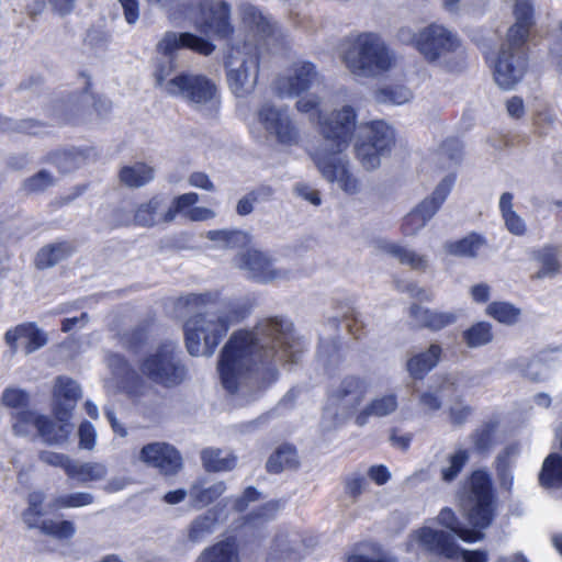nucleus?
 I'll return each mask as SVG.
<instances>
[{
	"instance_id": "f257e3e1",
	"label": "nucleus",
	"mask_w": 562,
	"mask_h": 562,
	"mask_svg": "<svg viewBox=\"0 0 562 562\" xmlns=\"http://www.w3.org/2000/svg\"><path fill=\"white\" fill-rule=\"evenodd\" d=\"M302 350L290 321L265 318L225 344L217 366L222 384L238 404L248 403L277 380L279 364L296 362Z\"/></svg>"
},
{
	"instance_id": "f03ea898",
	"label": "nucleus",
	"mask_w": 562,
	"mask_h": 562,
	"mask_svg": "<svg viewBox=\"0 0 562 562\" xmlns=\"http://www.w3.org/2000/svg\"><path fill=\"white\" fill-rule=\"evenodd\" d=\"M214 304L215 308L196 313L184 323V341L191 356L211 357L229 328L245 319L251 308L248 300L243 297L220 301L217 292L189 293L177 301L178 308L188 310Z\"/></svg>"
},
{
	"instance_id": "7ed1b4c3",
	"label": "nucleus",
	"mask_w": 562,
	"mask_h": 562,
	"mask_svg": "<svg viewBox=\"0 0 562 562\" xmlns=\"http://www.w3.org/2000/svg\"><path fill=\"white\" fill-rule=\"evenodd\" d=\"M357 114L352 106L344 105L330 120L319 122L322 143L311 153V158L322 177L335 183L346 194L361 191V183L350 169L344 154L350 145Z\"/></svg>"
},
{
	"instance_id": "20e7f679",
	"label": "nucleus",
	"mask_w": 562,
	"mask_h": 562,
	"mask_svg": "<svg viewBox=\"0 0 562 562\" xmlns=\"http://www.w3.org/2000/svg\"><path fill=\"white\" fill-rule=\"evenodd\" d=\"M357 114L352 106L344 105L330 120L319 122L322 143L311 153V158L322 177L335 183L346 194L361 191V183L350 169L344 154L350 145Z\"/></svg>"
},
{
	"instance_id": "39448f33",
	"label": "nucleus",
	"mask_w": 562,
	"mask_h": 562,
	"mask_svg": "<svg viewBox=\"0 0 562 562\" xmlns=\"http://www.w3.org/2000/svg\"><path fill=\"white\" fill-rule=\"evenodd\" d=\"M436 521L448 531L423 527L414 531L408 541V549L423 551L447 560V562H486L487 553L484 551L462 550L456 542L459 538L465 542H476L483 539L480 530L469 529L461 525L456 513L443 507Z\"/></svg>"
},
{
	"instance_id": "423d86ee",
	"label": "nucleus",
	"mask_w": 562,
	"mask_h": 562,
	"mask_svg": "<svg viewBox=\"0 0 562 562\" xmlns=\"http://www.w3.org/2000/svg\"><path fill=\"white\" fill-rule=\"evenodd\" d=\"M339 56L356 78H378L396 65L394 52L379 34L372 32L348 35L340 45Z\"/></svg>"
},
{
	"instance_id": "0eeeda50",
	"label": "nucleus",
	"mask_w": 562,
	"mask_h": 562,
	"mask_svg": "<svg viewBox=\"0 0 562 562\" xmlns=\"http://www.w3.org/2000/svg\"><path fill=\"white\" fill-rule=\"evenodd\" d=\"M514 14L516 23L508 30L506 41L493 65L495 82L504 90L513 89L525 72L526 63L521 47L532 25L533 8L530 0H516Z\"/></svg>"
},
{
	"instance_id": "6e6552de",
	"label": "nucleus",
	"mask_w": 562,
	"mask_h": 562,
	"mask_svg": "<svg viewBox=\"0 0 562 562\" xmlns=\"http://www.w3.org/2000/svg\"><path fill=\"white\" fill-rule=\"evenodd\" d=\"M153 76L156 88L167 95L181 97L200 109L218 108L217 87L203 75L190 71L176 72L175 63L166 60L157 65Z\"/></svg>"
},
{
	"instance_id": "1a4fd4ad",
	"label": "nucleus",
	"mask_w": 562,
	"mask_h": 562,
	"mask_svg": "<svg viewBox=\"0 0 562 562\" xmlns=\"http://www.w3.org/2000/svg\"><path fill=\"white\" fill-rule=\"evenodd\" d=\"M372 381L369 376L347 375L333 389L323 413L325 427H335L352 415L369 394Z\"/></svg>"
},
{
	"instance_id": "9d476101",
	"label": "nucleus",
	"mask_w": 562,
	"mask_h": 562,
	"mask_svg": "<svg viewBox=\"0 0 562 562\" xmlns=\"http://www.w3.org/2000/svg\"><path fill=\"white\" fill-rule=\"evenodd\" d=\"M138 370L150 382L165 387L177 386L187 378V368L173 342L162 344L146 355Z\"/></svg>"
},
{
	"instance_id": "9b49d317",
	"label": "nucleus",
	"mask_w": 562,
	"mask_h": 562,
	"mask_svg": "<svg viewBox=\"0 0 562 562\" xmlns=\"http://www.w3.org/2000/svg\"><path fill=\"white\" fill-rule=\"evenodd\" d=\"M460 507L473 527L484 529L492 524L495 502L487 472L477 470L472 473L468 491L460 497Z\"/></svg>"
},
{
	"instance_id": "f8f14e48",
	"label": "nucleus",
	"mask_w": 562,
	"mask_h": 562,
	"mask_svg": "<svg viewBox=\"0 0 562 562\" xmlns=\"http://www.w3.org/2000/svg\"><path fill=\"white\" fill-rule=\"evenodd\" d=\"M228 88L237 98H246L255 91L260 69L257 47L248 45L232 48L225 63Z\"/></svg>"
},
{
	"instance_id": "ddd939ff",
	"label": "nucleus",
	"mask_w": 562,
	"mask_h": 562,
	"mask_svg": "<svg viewBox=\"0 0 562 562\" xmlns=\"http://www.w3.org/2000/svg\"><path fill=\"white\" fill-rule=\"evenodd\" d=\"M317 546L315 537L297 530L278 531L267 552L266 562H300Z\"/></svg>"
},
{
	"instance_id": "4468645a",
	"label": "nucleus",
	"mask_w": 562,
	"mask_h": 562,
	"mask_svg": "<svg viewBox=\"0 0 562 562\" xmlns=\"http://www.w3.org/2000/svg\"><path fill=\"white\" fill-rule=\"evenodd\" d=\"M241 30L245 33L246 43L250 47L258 45L270 47L280 37L277 25L255 5L243 2L238 7Z\"/></svg>"
},
{
	"instance_id": "2eb2a0df",
	"label": "nucleus",
	"mask_w": 562,
	"mask_h": 562,
	"mask_svg": "<svg viewBox=\"0 0 562 562\" xmlns=\"http://www.w3.org/2000/svg\"><path fill=\"white\" fill-rule=\"evenodd\" d=\"M460 47L457 34L440 24H430L418 31L416 49L430 63L456 52Z\"/></svg>"
},
{
	"instance_id": "dca6fc26",
	"label": "nucleus",
	"mask_w": 562,
	"mask_h": 562,
	"mask_svg": "<svg viewBox=\"0 0 562 562\" xmlns=\"http://www.w3.org/2000/svg\"><path fill=\"white\" fill-rule=\"evenodd\" d=\"M258 121L270 137L285 146H295L301 140L300 131L286 110L265 103L258 110Z\"/></svg>"
},
{
	"instance_id": "f3484780",
	"label": "nucleus",
	"mask_w": 562,
	"mask_h": 562,
	"mask_svg": "<svg viewBox=\"0 0 562 562\" xmlns=\"http://www.w3.org/2000/svg\"><path fill=\"white\" fill-rule=\"evenodd\" d=\"M236 268L257 282L268 283L284 279L288 273L274 267L272 259L257 249H248L238 254L234 260Z\"/></svg>"
},
{
	"instance_id": "a211bd4d",
	"label": "nucleus",
	"mask_w": 562,
	"mask_h": 562,
	"mask_svg": "<svg viewBox=\"0 0 562 562\" xmlns=\"http://www.w3.org/2000/svg\"><path fill=\"white\" fill-rule=\"evenodd\" d=\"M319 76L315 66L305 60L291 65L286 75L279 76L273 82V89L280 97L297 95L318 83Z\"/></svg>"
},
{
	"instance_id": "6ab92c4d",
	"label": "nucleus",
	"mask_w": 562,
	"mask_h": 562,
	"mask_svg": "<svg viewBox=\"0 0 562 562\" xmlns=\"http://www.w3.org/2000/svg\"><path fill=\"white\" fill-rule=\"evenodd\" d=\"M138 460L166 476L176 475L182 469L179 451L167 442L145 445L138 453Z\"/></svg>"
},
{
	"instance_id": "aec40b11",
	"label": "nucleus",
	"mask_w": 562,
	"mask_h": 562,
	"mask_svg": "<svg viewBox=\"0 0 562 562\" xmlns=\"http://www.w3.org/2000/svg\"><path fill=\"white\" fill-rule=\"evenodd\" d=\"M182 48H189L207 56L213 53L215 46L211 42L189 32H166L156 45L157 52L169 57V60L172 63V57Z\"/></svg>"
},
{
	"instance_id": "412c9836",
	"label": "nucleus",
	"mask_w": 562,
	"mask_h": 562,
	"mask_svg": "<svg viewBox=\"0 0 562 562\" xmlns=\"http://www.w3.org/2000/svg\"><path fill=\"white\" fill-rule=\"evenodd\" d=\"M53 413L56 422L43 415L38 436L47 445H63L72 432L74 426L69 422L71 418L72 406L57 405L53 406Z\"/></svg>"
},
{
	"instance_id": "4be33fe9",
	"label": "nucleus",
	"mask_w": 562,
	"mask_h": 562,
	"mask_svg": "<svg viewBox=\"0 0 562 562\" xmlns=\"http://www.w3.org/2000/svg\"><path fill=\"white\" fill-rule=\"evenodd\" d=\"M106 361L115 381H106L105 387L125 390L133 395L142 394L138 387L145 389V385L137 376L136 372L130 368L124 358L119 355H110Z\"/></svg>"
},
{
	"instance_id": "5701e85b",
	"label": "nucleus",
	"mask_w": 562,
	"mask_h": 562,
	"mask_svg": "<svg viewBox=\"0 0 562 562\" xmlns=\"http://www.w3.org/2000/svg\"><path fill=\"white\" fill-rule=\"evenodd\" d=\"M4 339L7 345L14 350L18 348V345L21 344L26 355L36 351L47 342L45 333L34 323L20 324L9 329L4 335Z\"/></svg>"
},
{
	"instance_id": "b1692460",
	"label": "nucleus",
	"mask_w": 562,
	"mask_h": 562,
	"mask_svg": "<svg viewBox=\"0 0 562 562\" xmlns=\"http://www.w3.org/2000/svg\"><path fill=\"white\" fill-rule=\"evenodd\" d=\"M203 7L209 12L205 20L206 32L218 37H226L233 33L229 3L224 0H204Z\"/></svg>"
},
{
	"instance_id": "393cba45",
	"label": "nucleus",
	"mask_w": 562,
	"mask_h": 562,
	"mask_svg": "<svg viewBox=\"0 0 562 562\" xmlns=\"http://www.w3.org/2000/svg\"><path fill=\"white\" fill-rule=\"evenodd\" d=\"M409 317L419 327L437 331L457 323L460 317V313L457 311L442 312L430 310L413 304L409 307Z\"/></svg>"
},
{
	"instance_id": "a878e982",
	"label": "nucleus",
	"mask_w": 562,
	"mask_h": 562,
	"mask_svg": "<svg viewBox=\"0 0 562 562\" xmlns=\"http://www.w3.org/2000/svg\"><path fill=\"white\" fill-rule=\"evenodd\" d=\"M133 221L136 225L142 227H153L171 223L167 220L165 201L158 195L136 205Z\"/></svg>"
},
{
	"instance_id": "bb28decb",
	"label": "nucleus",
	"mask_w": 562,
	"mask_h": 562,
	"mask_svg": "<svg viewBox=\"0 0 562 562\" xmlns=\"http://www.w3.org/2000/svg\"><path fill=\"white\" fill-rule=\"evenodd\" d=\"M226 491L224 481L210 482L200 477L192 482L189 488V497L192 507L201 509L216 499Z\"/></svg>"
},
{
	"instance_id": "cd10ccee",
	"label": "nucleus",
	"mask_w": 562,
	"mask_h": 562,
	"mask_svg": "<svg viewBox=\"0 0 562 562\" xmlns=\"http://www.w3.org/2000/svg\"><path fill=\"white\" fill-rule=\"evenodd\" d=\"M373 246L378 252L394 257L400 263L407 265L412 269L425 270L427 267V258L425 256L396 243L387 239H375Z\"/></svg>"
},
{
	"instance_id": "c85d7f7f",
	"label": "nucleus",
	"mask_w": 562,
	"mask_h": 562,
	"mask_svg": "<svg viewBox=\"0 0 562 562\" xmlns=\"http://www.w3.org/2000/svg\"><path fill=\"white\" fill-rule=\"evenodd\" d=\"M442 348L438 344H431L426 350L413 353L406 361V369L415 380H422L439 362Z\"/></svg>"
},
{
	"instance_id": "c756f323",
	"label": "nucleus",
	"mask_w": 562,
	"mask_h": 562,
	"mask_svg": "<svg viewBox=\"0 0 562 562\" xmlns=\"http://www.w3.org/2000/svg\"><path fill=\"white\" fill-rule=\"evenodd\" d=\"M520 453V446L516 442L507 445L502 449L494 461V468L499 486L510 491L514 484L513 467Z\"/></svg>"
},
{
	"instance_id": "7c9ffc66",
	"label": "nucleus",
	"mask_w": 562,
	"mask_h": 562,
	"mask_svg": "<svg viewBox=\"0 0 562 562\" xmlns=\"http://www.w3.org/2000/svg\"><path fill=\"white\" fill-rule=\"evenodd\" d=\"M398 407L397 396L393 393L383 394L372 398L355 417V423L362 427L370 417H385L393 414Z\"/></svg>"
},
{
	"instance_id": "2f4dec72",
	"label": "nucleus",
	"mask_w": 562,
	"mask_h": 562,
	"mask_svg": "<svg viewBox=\"0 0 562 562\" xmlns=\"http://www.w3.org/2000/svg\"><path fill=\"white\" fill-rule=\"evenodd\" d=\"M456 181L454 175H447L436 187L432 194L429 198L423 200L414 210L429 221L436 212L439 210L441 204L446 201Z\"/></svg>"
},
{
	"instance_id": "473e14b6",
	"label": "nucleus",
	"mask_w": 562,
	"mask_h": 562,
	"mask_svg": "<svg viewBox=\"0 0 562 562\" xmlns=\"http://www.w3.org/2000/svg\"><path fill=\"white\" fill-rule=\"evenodd\" d=\"M361 142L374 145L379 150L389 154L395 144V134L384 121H373L364 126V136Z\"/></svg>"
},
{
	"instance_id": "72a5a7b5",
	"label": "nucleus",
	"mask_w": 562,
	"mask_h": 562,
	"mask_svg": "<svg viewBox=\"0 0 562 562\" xmlns=\"http://www.w3.org/2000/svg\"><path fill=\"white\" fill-rule=\"evenodd\" d=\"M154 177L155 168L142 161L123 166L119 172L121 183L128 188L144 187L149 183Z\"/></svg>"
},
{
	"instance_id": "f704fd0d",
	"label": "nucleus",
	"mask_w": 562,
	"mask_h": 562,
	"mask_svg": "<svg viewBox=\"0 0 562 562\" xmlns=\"http://www.w3.org/2000/svg\"><path fill=\"white\" fill-rule=\"evenodd\" d=\"M533 258L539 262L540 269L535 274H532V279H551L561 273L562 266L560 263L558 249L555 247L544 246L533 252Z\"/></svg>"
},
{
	"instance_id": "c9c22d12",
	"label": "nucleus",
	"mask_w": 562,
	"mask_h": 562,
	"mask_svg": "<svg viewBox=\"0 0 562 562\" xmlns=\"http://www.w3.org/2000/svg\"><path fill=\"white\" fill-rule=\"evenodd\" d=\"M74 248L68 241H57L42 247L35 258V266L38 269H47L54 267L61 260L68 258Z\"/></svg>"
},
{
	"instance_id": "e433bc0d",
	"label": "nucleus",
	"mask_w": 562,
	"mask_h": 562,
	"mask_svg": "<svg viewBox=\"0 0 562 562\" xmlns=\"http://www.w3.org/2000/svg\"><path fill=\"white\" fill-rule=\"evenodd\" d=\"M195 562H240L234 540H224L204 549Z\"/></svg>"
},
{
	"instance_id": "4c0bfd02",
	"label": "nucleus",
	"mask_w": 562,
	"mask_h": 562,
	"mask_svg": "<svg viewBox=\"0 0 562 562\" xmlns=\"http://www.w3.org/2000/svg\"><path fill=\"white\" fill-rule=\"evenodd\" d=\"M81 397V389L79 384L68 376H58L55 381L54 391H53V398L54 404L53 406L57 405H64L69 406L71 405L72 408L75 407L77 401Z\"/></svg>"
},
{
	"instance_id": "58836bf2",
	"label": "nucleus",
	"mask_w": 562,
	"mask_h": 562,
	"mask_svg": "<svg viewBox=\"0 0 562 562\" xmlns=\"http://www.w3.org/2000/svg\"><path fill=\"white\" fill-rule=\"evenodd\" d=\"M216 525L215 512L207 510L191 521L187 530V539L192 543L202 542L215 531Z\"/></svg>"
},
{
	"instance_id": "ea45409f",
	"label": "nucleus",
	"mask_w": 562,
	"mask_h": 562,
	"mask_svg": "<svg viewBox=\"0 0 562 562\" xmlns=\"http://www.w3.org/2000/svg\"><path fill=\"white\" fill-rule=\"evenodd\" d=\"M498 429L496 419H488L477 426L470 435V441L477 453H488L495 445V436Z\"/></svg>"
},
{
	"instance_id": "a19ab883",
	"label": "nucleus",
	"mask_w": 562,
	"mask_h": 562,
	"mask_svg": "<svg viewBox=\"0 0 562 562\" xmlns=\"http://www.w3.org/2000/svg\"><path fill=\"white\" fill-rule=\"evenodd\" d=\"M201 460L207 472L231 471L236 465V457L216 448H206L201 452Z\"/></svg>"
},
{
	"instance_id": "79ce46f5",
	"label": "nucleus",
	"mask_w": 562,
	"mask_h": 562,
	"mask_svg": "<svg viewBox=\"0 0 562 562\" xmlns=\"http://www.w3.org/2000/svg\"><path fill=\"white\" fill-rule=\"evenodd\" d=\"M299 464L296 449L290 445H283L270 456L266 467L270 473H280L284 470H294Z\"/></svg>"
},
{
	"instance_id": "37998d69",
	"label": "nucleus",
	"mask_w": 562,
	"mask_h": 562,
	"mask_svg": "<svg viewBox=\"0 0 562 562\" xmlns=\"http://www.w3.org/2000/svg\"><path fill=\"white\" fill-rule=\"evenodd\" d=\"M470 453L467 449L458 448L453 452L448 453L440 464V479L445 483L454 481L467 462L469 461Z\"/></svg>"
},
{
	"instance_id": "c03bdc74",
	"label": "nucleus",
	"mask_w": 562,
	"mask_h": 562,
	"mask_svg": "<svg viewBox=\"0 0 562 562\" xmlns=\"http://www.w3.org/2000/svg\"><path fill=\"white\" fill-rule=\"evenodd\" d=\"M108 474V468L100 462H76L72 461L69 469V477L77 480L80 484L103 480Z\"/></svg>"
},
{
	"instance_id": "a18cd8bd",
	"label": "nucleus",
	"mask_w": 562,
	"mask_h": 562,
	"mask_svg": "<svg viewBox=\"0 0 562 562\" xmlns=\"http://www.w3.org/2000/svg\"><path fill=\"white\" fill-rule=\"evenodd\" d=\"M43 415L34 411H21L13 415L12 429L21 437L38 436Z\"/></svg>"
},
{
	"instance_id": "49530a36",
	"label": "nucleus",
	"mask_w": 562,
	"mask_h": 562,
	"mask_svg": "<svg viewBox=\"0 0 562 562\" xmlns=\"http://www.w3.org/2000/svg\"><path fill=\"white\" fill-rule=\"evenodd\" d=\"M539 483L547 488L562 487V457L552 453L544 459L539 473Z\"/></svg>"
},
{
	"instance_id": "de8ad7c7",
	"label": "nucleus",
	"mask_w": 562,
	"mask_h": 562,
	"mask_svg": "<svg viewBox=\"0 0 562 562\" xmlns=\"http://www.w3.org/2000/svg\"><path fill=\"white\" fill-rule=\"evenodd\" d=\"M484 243V238L480 235L470 234L458 241L447 243L445 248L449 254L454 256L474 257Z\"/></svg>"
},
{
	"instance_id": "09e8293b",
	"label": "nucleus",
	"mask_w": 562,
	"mask_h": 562,
	"mask_svg": "<svg viewBox=\"0 0 562 562\" xmlns=\"http://www.w3.org/2000/svg\"><path fill=\"white\" fill-rule=\"evenodd\" d=\"M463 341L469 348H479L493 340L492 325L487 322H479L462 334Z\"/></svg>"
},
{
	"instance_id": "8fccbe9b",
	"label": "nucleus",
	"mask_w": 562,
	"mask_h": 562,
	"mask_svg": "<svg viewBox=\"0 0 562 562\" xmlns=\"http://www.w3.org/2000/svg\"><path fill=\"white\" fill-rule=\"evenodd\" d=\"M205 236L213 241L217 248H236L248 241L247 234L239 231H209Z\"/></svg>"
},
{
	"instance_id": "3c124183",
	"label": "nucleus",
	"mask_w": 562,
	"mask_h": 562,
	"mask_svg": "<svg viewBox=\"0 0 562 562\" xmlns=\"http://www.w3.org/2000/svg\"><path fill=\"white\" fill-rule=\"evenodd\" d=\"M374 99L379 103L402 105L413 99V93L405 86H389L376 90Z\"/></svg>"
},
{
	"instance_id": "603ef678",
	"label": "nucleus",
	"mask_w": 562,
	"mask_h": 562,
	"mask_svg": "<svg viewBox=\"0 0 562 562\" xmlns=\"http://www.w3.org/2000/svg\"><path fill=\"white\" fill-rule=\"evenodd\" d=\"M94 497L88 492H76L71 494L60 495L55 497L48 507L52 510H58L63 508H78L92 504Z\"/></svg>"
},
{
	"instance_id": "864d4df0",
	"label": "nucleus",
	"mask_w": 562,
	"mask_h": 562,
	"mask_svg": "<svg viewBox=\"0 0 562 562\" xmlns=\"http://www.w3.org/2000/svg\"><path fill=\"white\" fill-rule=\"evenodd\" d=\"M486 314L502 324L513 325L518 321L520 310L508 302H493L487 305Z\"/></svg>"
},
{
	"instance_id": "5fc2aeb1",
	"label": "nucleus",
	"mask_w": 562,
	"mask_h": 562,
	"mask_svg": "<svg viewBox=\"0 0 562 562\" xmlns=\"http://www.w3.org/2000/svg\"><path fill=\"white\" fill-rule=\"evenodd\" d=\"M356 155L366 170H374L380 166L381 157L387 154L383 150H379L374 145H367L360 142L356 145Z\"/></svg>"
},
{
	"instance_id": "6e6d98bb",
	"label": "nucleus",
	"mask_w": 562,
	"mask_h": 562,
	"mask_svg": "<svg viewBox=\"0 0 562 562\" xmlns=\"http://www.w3.org/2000/svg\"><path fill=\"white\" fill-rule=\"evenodd\" d=\"M41 530L45 535L63 540L71 538L76 532V527L69 520L49 519L41 522Z\"/></svg>"
},
{
	"instance_id": "4d7b16f0",
	"label": "nucleus",
	"mask_w": 562,
	"mask_h": 562,
	"mask_svg": "<svg viewBox=\"0 0 562 562\" xmlns=\"http://www.w3.org/2000/svg\"><path fill=\"white\" fill-rule=\"evenodd\" d=\"M198 201L199 195L195 192H188L176 196L167 207V220L173 222L177 214L186 217V212L191 210Z\"/></svg>"
},
{
	"instance_id": "13d9d810",
	"label": "nucleus",
	"mask_w": 562,
	"mask_h": 562,
	"mask_svg": "<svg viewBox=\"0 0 562 562\" xmlns=\"http://www.w3.org/2000/svg\"><path fill=\"white\" fill-rule=\"evenodd\" d=\"M321 103V99L315 94H306L300 98L296 102V109L301 113H306L311 115V120H314V116L317 117V125L319 126L321 121L330 120L333 115L339 112L341 109L331 112L329 116H323L318 111V106Z\"/></svg>"
},
{
	"instance_id": "bf43d9fd",
	"label": "nucleus",
	"mask_w": 562,
	"mask_h": 562,
	"mask_svg": "<svg viewBox=\"0 0 562 562\" xmlns=\"http://www.w3.org/2000/svg\"><path fill=\"white\" fill-rule=\"evenodd\" d=\"M53 183L54 180L50 173L42 170L24 181L23 190L27 193H38L49 188Z\"/></svg>"
},
{
	"instance_id": "052dcab7",
	"label": "nucleus",
	"mask_w": 562,
	"mask_h": 562,
	"mask_svg": "<svg viewBox=\"0 0 562 562\" xmlns=\"http://www.w3.org/2000/svg\"><path fill=\"white\" fill-rule=\"evenodd\" d=\"M461 159V149L454 142L446 143L438 153V160L442 162L443 168H450L457 165Z\"/></svg>"
},
{
	"instance_id": "680f3d73",
	"label": "nucleus",
	"mask_w": 562,
	"mask_h": 562,
	"mask_svg": "<svg viewBox=\"0 0 562 562\" xmlns=\"http://www.w3.org/2000/svg\"><path fill=\"white\" fill-rule=\"evenodd\" d=\"M368 481L360 472H353L346 477L345 488L346 493L352 498L359 497L367 488Z\"/></svg>"
},
{
	"instance_id": "e2e57ef3",
	"label": "nucleus",
	"mask_w": 562,
	"mask_h": 562,
	"mask_svg": "<svg viewBox=\"0 0 562 562\" xmlns=\"http://www.w3.org/2000/svg\"><path fill=\"white\" fill-rule=\"evenodd\" d=\"M29 402V394L18 387H8L3 391L2 403L12 408H20L26 406Z\"/></svg>"
},
{
	"instance_id": "0e129e2a",
	"label": "nucleus",
	"mask_w": 562,
	"mask_h": 562,
	"mask_svg": "<svg viewBox=\"0 0 562 562\" xmlns=\"http://www.w3.org/2000/svg\"><path fill=\"white\" fill-rule=\"evenodd\" d=\"M40 459L48 465L64 469L66 474L69 475L72 460L68 456L53 451H43L40 454Z\"/></svg>"
},
{
	"instance_id": "69168bd1",
	"label": "nucleus",
	"mask_w": 562,
	"mask_h": 562,
	"mask_svg": "<svg viewBox=\"0 0 562 562\" xmlns=\"http://www.w3.org/2000/svg\"><path fill=\"white\" fill-rule=\"evenodd\" d=\"M79 447L81 449L92 450L95 445L97 431L92 424L83 422L78 429Z\"/></svg>"
},
{
	"instance_id": "338daca9",
	"label": "nucleus",
	"mask_w": 562,
	"mask_h": 562,
	"mask_svg": "<svg viewBox=\"0 0 562 562\" xmlns=\"http://www.w3.org/2000/svg\"><path fill=\"white\" fill-rule=\"evenodd\" d=\"M420 213L413 210L403 221L402 231L405 235H415L420 231L427 223Z\"/></svg>"
},
{
	"instance_id": "774afa93",
	"label": "nucleus",
	"mask_w": 562,
	"mask_h": 562,
	"mask_svg": "<svg viewBox=\"0 0 562 562\" xmlns=\"http://www.w3.org/2000/svg\"><path fill=\"white\" fill-rule=\"evenodd\" d=\"M471 414L472 408L460 402L450 407V420L457 426L463 425Z\"/></svg>"
}]
</instances>
